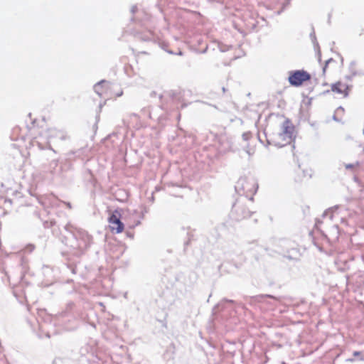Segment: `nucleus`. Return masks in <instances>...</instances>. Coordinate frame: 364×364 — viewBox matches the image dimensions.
<instances>
[{
	"label": "nucleus",
	"mask_w": 364,
	"mask_h": 364,
	"mask_svg": "<svg viewBox=\"0 0 364 364\" xmlns=\"http://www.w3.org/2000/svg\"><path fill=\"white\" fill-rule=\"evenodd\" d=\"M294 126L292 122L286 119L282 123L279 130L270 136V142L275 146L283 147L291 143Z\"/></svg>",
	"instance_id": "obj_1"
},
{
	"label": "nucleus",
	"mask_w": 364,
	"mask_h": 364,
	"mask_svg": "<svg viewBox=\"0 0 364 364\" xmlns=\"http://www.w3.org/2000/svg\"><path fill=\"white\" fill-rule=\"evenodd\" d=\"M311 79V75L305 70H295L289 73V82L291 85L299 87Z\"/></svg>",
	"instance_id": "obj_2"
},
{
	"label": "nucleus",
	"mask_w": 364,
	"mask_h": 364,
	"mask_svg": "<svg viewBox=\"0 0 364 364\" xmlns=\"http://www.w3.org/2000/svg\"><path fill=\"white\" fill-rule=\"evenodd\" d=\"M331 91L334 93L343 95L344 97L348 95L349 87L346 83L341 81H338L331 86Z\"/></svg>",
	"instance_id": "obj_4"
},
{
	"label": "nucleus",
	"mask_w": 364,
	"mask_h": 364,
	"mask_svg": "<svg viewBox=\"0 0 364 364\" xmlns=\"http://www.w3.org/2000/svg\"><path fill=\"white\" fill-rule=\"evenodd\" d=\"M111 232L121 233L124 231V225L120 220V214L117 210L113 212L108 218Z\"/></svg>",
	"instance_id": "obj_3"
},
{
	"label": "nucleus",
	"mask_w": 364,
	"mask_h": 364,
	"mask_svg": "<svg viewBox=\"0 0 364 364\" xmlns=\"http://www.w3.org/2000/svg\"><path fill=\"white\" fill-rule=\"evenodd\" d=\"M348 360L350 361V362H353L354 360L353 359H349Z\"/></svg>",
	"instance_id": "obj_7"
},
{
	"label": "nucleus",
	"mask_w": 364,
	"mask_h": 364,
	"mask_svg": "<svg viewBox=\"0 0 364 364\" xmlns=\"http://www.w3.org/2000/svg\"><path fill=\"white\" fill-rule=\"evenodd\" d=\"M353 354L355 357H359L360 360H364V357L362 355V352L354 351Z\"/></svg>",
	"instance_id": "obj_6"
},
{
	"label": "nucleus",
	"mask_w": 364,
	"mask_h": 364,
	"mask_svg": "<svg viewBox=\"0 0 364 364\" xmlns=\"http://www.w3.org/2000/svg\"><path fill=\"white\" fill-rule=\"evenodd\" d=\"M344 166L346 169L355 172L360 167V164L359 162H355V164H346L344 165Z\"/></svg>",
	"instance_id": "obj_5"
}]
</instances>
